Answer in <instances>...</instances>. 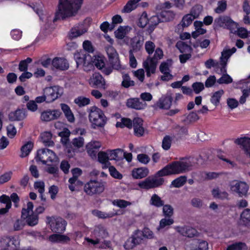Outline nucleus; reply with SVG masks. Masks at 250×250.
<instances>
[{"instance_id":"17","label":"nucleus","mask_w":250,"mask_h":250,"mask_svg":"<svg viewBox=\"0 0 250 250\" xmlns=\"http://www.w3.org/2000/svg\"><path fill=\"white\" fill-rule=\"evenodd\" d=\"M89 83L95 87L104 88L105 81L99 73H95L91 77L89 80Z\"/></svg>"},{"instance_id":"61","label":"nucleus","mask_w":250,"mask_h":250,"mask_svg":"<svg viewBox=\"0 0 250 250\" xmlns=\"http://www.w3.org/2000/svg\"><path fill=\"white\" fill-rule=\"evenodd\" d=\"M202 7L200 5H196L194 6L191 10L189 15H192L194 19L197 18L202 11Z\"/></svg>"},{"instance_id":"16","label":"nucleus","mask_w":250,"mask_h":250,"mask_svg":"<svg viewBox=\"0 0 250 250\" xmlns=\"http://www.w3.org/2000/svg\"><path fill=\"white\" fill-rule=\"evenodd\" d=\"M175 229L183 236L189 238L197 236L198 234L196 229L190 226H177L175 228Z\"/></svg>"},{"instance_id":"48","label":"nucleus","mask_w":250,"mask_h":250,"mask_svg":"<svg viewBox=\"0 0 250 250\" xmlns=\"http://www.w3.org/2000/svg\"><path fill=\"white\" fill-rule=\"evenodd\" d=\"M172 61L170 59L167 60V62H163L160 65V71L161 73H166L169 72V66L172 65Z\"/></svg>"},{"instance_id":"53","label":"nucleus","mask_w":250,"mask_h":250,"mask_svg":"<svg viewBox=\"0 0 250 250\" xmlns=\"http://www.w3.org/2000/svg\"><path fill=\"white\" fill-rule=\"evenodd\" d=\"M246 248V245L242 242L236 243L228 247L226 250H243Z\"/></svg>"},{"instance_id":"56","label":"nucleus","mask_w":250,"mask_h":250,"mask_svg":"<svg viewBox=\"0 0 250 250\" xmlns=\"http://www.w3.org/2000/svg\"><path fill=\"white\" fill-rule=\"evenodd\" d=\"M172 142V138L170 136L167 135L164 137L163 141L162 146L165 150H168L171 146Z\"/></svg>"},{"instance_id":"58","label":"nucleus","mask_w":250,"mask_h":250,"mask_svg":"<svg viewBox=\"0 0 250 250\" xmlns=\"http://www.w3.org/2000/svg\"><path fill=\"white\" fill-rule=\"evenodd\" d=\"M193 90L196 94L200 93L204 89V85L201 82H195L192 84Z\"/></svg>"},{"instance_id":"21","label":"nucleus","mask_w":250,"mask_h":250,"mask_svg":"<svg viewBox=\"0 0 250 250\" xmlns=\"http://www.w3.org/2000/svg\"><path fill=\"white\" fill-rule=\"evenodd\" d=\"M74 59L77 63V66L78 67L80 65L83 66L84 64H86L88 60H91V56L84 51H83L75 53Z\"/></svg>"},{"instance_id":"55","label":"nucleus","mask_w":250,"mask_h":250,"mask_svg":"<svg viewBox=\"0 0 250 250\" xmlns=\"http://www.w3.org/2000/svg\"><path fill=\"white\" fill-rule=\"evenodd\" d=\"M227 9V1L221 0L218 2V6L215 9L214 11L218 14L224 12Z\"/></svg>"},{"instance_id":"19","label":"nucleus","mask_w":250,"mask_h":250,"mask_svg":"<svg viewBox=\"0 0 250 250\" xmlns=\"http://www.w3.org/2000/svg\"><path fill=\"white\" fill-rule=\"evenodd\" d=\"M235 143L242 146L245 154L250 158V138L245 137L237 139Z\"/></svg>"},{"instance_id":"57","label":"nucleus","mask_w":250,"mask_h":250,"mask_svg":"<svg viewBox=\"0 0 250 250\" xmlns=\"http://www.w3.org/2000/svg\"><path fill=\"white\" fill-rule=\"evenodd\" d=\"M205 64L206 67L208 69H210L212 67L220 68L221 69L220 62H216L212 59H210L207 60L205 62Z\"/></svg>"},{"instance_id":"33","label":"nucleus","mask_w":250,"mask_h":250,"mask_svg":"<svg viewBox=\"0 0 250 250\" xmlns=\"http://www.w3.org/2000/svg\"><path fill=\"white\" fill-rule=\"evenodd\" d=\"M159 14L162 22L170 21L175 17V14L171 10H162Z\"/></svg>"},{"instance_id":"7","label":"nucleus","mask_w":250,"mask_h":250,"mask_svg":"<svg viewBox=\"0 0 250 250\" xmlns=\"http://www.w3.org/2000/svg\"><path fill=\"white\" fill-rule=\"evenodd\" d=\"M36 160L42 162L43 164H46L49 162L56 161L57 157L53 151L48 148H43L37 151Z\"/></svg>"},{"instance_id":"59","label":"nucleus","mask_w":250,"mask_h":250,"mask_svg":"<svg viewBox=\"0 0 250 250\" xmlns=\"http://www.w3.org/2000/svg\"><path fill=\"white\" fill-rule=\"evenodd\" d=\"M25 225V220H16L13 223L14 230H19L23 228Z\"/></svg>"},{"instance_id":"37","label":"nucleus","mask_w":250,"mask_h":250,"mask_svg":"<svg viewBox=\"0 0 250 250\" xmlns=\"http://www.w3.org/2000/svg\"><path fill=\"white\" fill-rule=\"evenodd\" d=\"M34 146L33 143L29 141L24 145L21 148V154L20 157L23 158L29 155Z\"/></svg>"},{"instance_id":"47","label":"nucleus","mask_w":250,"mask_h":250,"mask_svg":"<svg viewBox=\"0 0 250 250\" xmlns=\"http://www.w3.org/2000/svg\"><path fill=\"white\" fill-rule=\"evenodd\" d=\"M92 213L96 217H97L101 219H105L106 218H111L114 216V215L116 214L117 213H111L105 214L104 212L99 211L98 210H93Z\"/></svg>"},{"instance_id":"46","label":"nucleus","mask_w":250,"mask_h":250,"mask_svg":"<svg viewBox=\"0 0 250 250\" xmlns=\"http://www.w3.org/2000/svg\"><path fill=\"white\" fill-rule=\"evenodd\" d=\"M90 99L89 98L80 96L74 100V103L79 107H83L88 105L90 103Z\"/></svg>"},{"instance_id":"62","label":"nucleus","mask_w":250,"mask_h":250,"mask_svg":"<svg viewBox=\"0 0 250 250\" xmlns=\"http://www.w3.org/2000/svg\"><path fill=\"white\" fill-rule=\"evenodd\" d=\"M232 78L227 74H224L220 79L217 80V83L219 84L230 83H232Z\"/></svg>"},{"instance_id":"4","label":"nucleus","mask_w":250,"mask_h":250,"mask_svg":"<svg viewBox=\"0 0 250 250\" xmlns=\"http://www.w3.org/2000/svg\"><path fill=\"white\" fill-rule=\"evenodd\" d=\"M163 57V51L162 49L158 47L156 49L153 57H149L143 62V66L146 69L147 77H150L151 73H155L158 61L161 59Z\"/></svg>"},{"instance_id":"11","label":"nucleus","mask_w":250,"mask_h":250,"mask_svg":"<svg viewBox=\"0 0 250 250\" xmlns=\"http://www.w3.org/2000/svg\"><path fill=\"white\" fill-rule=\"evenodd\" d=\"M172 100V97L170 94H167L160 98L152 107L155 110L168 109L171 105Z\"/></svg>"},{"instance_id":"30","label":"nucleus","mask_w":250,"mask_h":250,"mask_svg":"<svg viewBox=\"0 0 250 250\" xmlns=\"http://www.w3.org/2000/svg\"><path fill=\"white\" fill-rule=\"evenodd\" d=\"M33 204L31 202H28L26 208H23L21 210L22 219H28L33 217L34 211H33Z\"/></svg>"},{"instance_id":"14","label":"nucleus","mask_w":250,"mask_h":250,"mask_svg":"<svg viewBox=\"0 0 250 250\" xmlns=\"http://www.w3.org/2000/svg\"><path fill=\"white\" fill-rule=\"evenodd\" d=\"M144 37L143 35L138 34L131 39L130 46L131 49L129 51L137 53L141 51L144 42Z\"/></svg>"},{"instance_id":"32","label":"nucleus","mask_w":250,"mask_h":250,"mask_svg":"<svg viewBox=\"0 0 250 250\" xmlns=\"http://www.w3.org/2000/svg\"><path fill=\"white\" fill-rule=\"evenodd\" d=\"M48 240L52 243H65L69 241L70 238L66 235L53 234L49 236Z\"/></svg>"},{"instance_id":"9","label":"nucleus","mask_w":250,"mask_h":250,"mask_svg":"<svg viewBox=\"0 0 250 250\" xmlns=\"http://www.w3.org/2000/svg\"><path fill=\"white\" fill-rule=\"evenodd\" d=\"M143 239L141 231L139 229L135 230L132 236L125 242L124 247L126 249L130 250L136 246L142 243Z\"/></svg>"},{"instance_id":"31","label":"nucleus","mask_w":250,"mask_h":250,"mask_svg":"<svg viewBox=\"0 0 250 250\" xmlns=\"http://www.w3.org/2000/svg\"><path fill=\"white\" fill-rule=\"evenodd\" d=\"M98 159L99 162L102 164L103 168H106L110 166L108 153L104 151H100L98 154Z\"/></svg>"},{"instance_id":"36","label":"nucleus","mask_w":250,"mask_h":250,"mask_svg":"<svg viewBox=\"0 0 250 250\" xmlns=\"http://www.w3.org/2000/svg\"><path fill=\"white\" fill-rule=\"evenodd\" d=\"M183 118L182 122L186 125H188L197 121L199 117L196 112H191L188 115H184Z\"/></svg>"},{"instance_id":"12","label":"nucleus","mask_w":250,"mask_h":250,"mask_svg":"<svg viewBox=\"0 0 250 250\" xmlns=\"http://www.w3.org/2000/svg\"><path fill=\"white\" fill-rule=\"evenodd\" d=\"M106 52L108 56L109 62L112 67L118 70L121 68L118 54L116 50L112 46L106 48Z\"/></svg>"},{"instance_id":"28","label":"nucleus","mask_w":250,"mask_h":250,"mask_svg":"<svg viewBox=\"0 0 250 250\" xmlns=\"http://www.w3.org/2000/svg\"><path fill=\"white\" fill-rule=\"evenodd\" d=\"M231 56V53L227 50H224L221 53L220 57V64L221 65V72L222 73H226V67L227 64L228 59Z\"/></svg>"},{"instance_id":"20","label":"nucleus","mask_w":250,"mask_h":250,"mask_svg":"<svg viewBox=\"0 0 250 250\" xmlns=\"http://www.w3.org/2000/svg\"><path fill=\"white\" fill-rule=\"evenodd\" d=\"M27 116L26 111L24 109H17L15 111L11 112L8 115V119L10 121H19L24 120Z\"/></svg>"},{"instance_id":"2","label":"nucleus","mask_w":250,"mask_h":250,"mask_svg":"<svg viewBox=\"0 0 250 250\" xmlns=\"http://www.w3.org/2000/svg\"><path fill=\"white\" fill-rule=\"evenodd\" d=\"M83 0H59L58 10L56 13L55 22L57 19L61 18L65 20L75 16L80 9Z\"/></svg>"},{"instance_id":"18","label":"nucleus","mask_w":250,"mask_h":250,"mask_svg":"<svg viewBox=\"0 0 250 250\" xmlns=\"http://www.w3.org/2000/svg\"><path fill=\"white\" fill-rule=\"evenodd\" d=\"M50 224L52 231L57 233H62L65 229L66 222L65 220H52L48 222Z\"/></svg>"},{"instance_id":"1","label":"nucleus","mask_w":250,"mask_h":250,"mask_svg":"<svg viewBox=\"0 0 250 250\" xmlns=\"http://www.w3.org/2000/svg\"><path fill=\"white\" fill-rule=\"evenodd\" d=\"M194 164L193 159L190 158L172 162L153 176H149L139 182L138 185L141 188L146 190L159 187L164 183V179L162 177L186 173L191 170Z\"/></svg>"},{"instance_id":"50","label":"nucleus","mask_w":250,"mask_h":250,"mask_svg":"<svg viewBox=\"0 0 250 250\" xmlns=\"http://www.w3.org/2000/svg\"><path fill=\"white\" fill-rule=\"evenodd\" d=\"M121 123L117 122L116 124L117 127H124L126 126L129 128H131L132 126L133 122L128 118H122Z\"/></svg>"},{"instance_id":"34","label":"nucleus","mask_w":250,"mask_h":250,"mask_svg":"<svg viewBox=\"0 0 250 250\" xmlns=\"http://www.w3.org/2000/svg\"><path fill=\"white\" fill-rule=\"evenodd\" d=\"M141 0H129L123 9L122 12L124 13H129L135 10L138 6V3Z\"/></svg>"},{"instance_id":"8","label":"nucleus","mask_w":250,"mask_h":250,"mask_svg":"<svg viewBox=\"0 0 250 250\" xmlns=\"http://www.w3.org/2000/svg\"><path fill=\"white\" fill-rule=\"evenodd\" d=\"M2 246H7L9 250H17L20 245V237L18 235L4 236L0 238Z\"/></svg>"},{"instance_id":"15","label":"nucleus","mask_w":250,"mask_h":250,"mask_svg":"<svg viewBox=\"0 0 250 250\" xmlns=\"http://www.w3.org/2000/svg\"><path fill=\"white\" fill-rule=\"evenodd\" d=\"M61 114L59 110H47L41 113V119L44 122H49L58 119Z\"/></svg>"},{"instance_id":"39","label":"nucleus","mask_w":250,"mask_h":250,"mask_svg":"<svg viewBox=\"0 0 250 250\" xmlns=\"http://www.w3.org/2000/svg\"><path fill=\"white\" fill-rule=\"evenodd\" d=\"M224 93V90L222 89L214 92L210 98L211 103L215 106H218L220 103L221 98Z\"/></svg>"},{"instance_id":"6","label":"nucleus","mask_w":250,"mask_h":250,"mask_svg":"<svg viewBox=\"0 0 250 250\" xmlns=\"http://www.w3.org/2000/svg\"><path fill=\"white\" fill-rule=\"evenodd\" d=\"M105 183L97 180H91L84 187V191L89 195L100 194L104 189Z\"/></svg>"},{"instance_id":"10","label":"nucleus","mask_w":250,"mask_h":250,"mask_svg":"<svg viewBox=\"0 0 250 250\" xmlns=\"http://www.w3.org/2000/svg\"><path fill=\"white\" fill-rule=\"evenodd\" d=\"M44 94L47 99V103H51L61 96L63 93L62 88L59 86L46 87L44 89Z\"/></svg>"},{"instance_id":"60","label":"nucleus","mask_w":250,"mask_h":250,"mask_svg":"<svg viewBox=\"0 0 250 250\" xmlns=\"http://www.w3.org/2000/svg\"><path fill=\"white\" fill-rule=\"evenodd\" d=\"M145 47L147 53L150 55L153 53L155 48V45L151 41H147L145 43Z\"/></svg>"},{"instance_id":"45","label":"nucleus","mask_w":250,"mask_h":250,"mask_svg":"<svg viewBox=\"0 0 250 250\" xmlns=\"http://www.w3.org/2000/svg\"><path fill=\"white\" fill-rule=\"evenodd\" d=\"M187 178L186 176H181L174 180L171 185L175 188H180L183 186L187 182Z\"/></svg>"},{"instance_id":"26","label":"nucleus","mask_w":250,"mask_h":250,"mask_svg":"<svg viewBox=\"0 0 250 250\" xmlns=\"http://www.w3.org/2000/svg\"><path fill=\"white\" fill-rule=\"evenodd\" d=\"M93 235L95 238H98L101 241H105L104 239L108 237V234L104 227L98 226L95 227L93 231Z\"/></svg>"},{"instance_id":"44","label":"nucleus","mask_w":250,"mask_h":250,"mask_svg":"<svg viewBox=\"0 0 250 250\" xmlns=\"http://www.w3.org/2000/svg\"><path fill=\"white\" fill-rule=\"evenodd\" d=\"M194 20L192 15L187 14L184 16L182 20L181 23L178 26H182L183 28L189 26Z\"/></svg>"},{"instance_id":"24","label":"nucleus","mask_w":250,"mask_h":250,"mask_svg":"<svg viewBox=\"0 0 250 250\" xmlns=\"http://www.w3.org/2000/svg\"><path fill=\"white\" fill-rule=\"evenodd\" d=\"M85 240L90 244L95 246L96 248L99 249H106L111 248V242L109 241H101L98 238L91 239L85 238Z\"/></svg>"},{"instance_id":"35","label":"nucleus","mask_w":250,"mask_h":250,"mask_svg":"<svg viewBox=\"0 0 250 250\" xmlns=\"http://www.w3.org/2000/svg\"><path fill=\"white\" fill-rule=\"evenodd\" d=\"M108 153L110 160L119 161L123 158V150L121 148L108 150Z\"/></svg>"},{"instance_id":"49","label":"nucleus","mask_w":250,"mask_h":250,"mask_svg":"<svg viewBox=\"0 0 250 250\" xmlns=\"http://www.w3.org/2000/svg\"><path fill=\"white\" fill-rule=\"evenodd\" d=\"M148 21L147 14L144 12L138 20L137 25L141 28H144L148 23Z\"/></svg>"},{"instance_id":"27","label":"nucleus","mask_w":250,"mask_h":250,"mask_svg":"<svg viewBox=\"0 0 250 250\" xmlns=\"http://www.w3.org/2000/svg\"><path fill=\"white\" fill-rule=\"evenodd\" d=\"M126 104L128 107L136 110L144 109L146 105V104L140 102L138 98H130L128 99Z\"/></svg>"},{"instance_id":"13","label":"nucleus","mask_w":250,"mask_h":250,"mask_svg":"<svg viewBox=\"0 0 250 250\" xmlns=\"http://www.w3.org/2000/svg\"><path fill=\"white\" fill-rule=\"evenodd\" d=\"M249 186L244 182L237 181L231 185V190L237 193L240 197L246 196L249 189Z\"/></svg>"},{"instance_id":"54","label":"nucleus","mask_w":250,"mask_h":250,"mask_svg":"<svg viewBox=\"0 0 250 250\" xmlns=\"http://www.w3.org/2000/svg\"><path fill=\"white\" fill-rule=\"evenodd\" d=\"M101 146V143L99 141H91L86 145L87 152H91V149L98 150Z\"/></svg>"},{"instance_id":"3","label":"nucleus","mask_w":250,"mask_h":250,"mask_svg":"<svg viewBox=\"0 0 250 250\" xmlns=\"http://www.w3.org/2000/svg\"><path fill=\"white\" fill-rule=\"evenodd\" d=\"M89 119L92 123V127L94 129L97 127H103L107 121L103 111L96 106L91 107Z\"/></svg>"},{"instance_id":"42","label":"nucleus","mask_w":250,"mask_h":250,"mask_svg":"<svg viewBox=\"0 0 250 250\" xmlns=\"http://www.w3.org/2000/svg\"><path fill=\"white\" fill-rule=\"evenodd\" d=\"M212 194L214 197L220 199H228L229 194L225 191H222L218 188H214L212 190Z\"/></svg>"},{"instance_id":"23","label":"nucleus","mask_w":250,"mask_h":250,"mask_svg":"<svg viewBox=\"0 0 250 250\" xmlns=\"http://www.w3.org/2000/svg\"><path fill=\"white\" fill-rule=\"evenodd\" d=\"M52 64L54 67L61 70H65L69 68L67 61L62 58H55L52 61Z\"/></svg>"},{"instance_id":"51","label":"nucleus","mask_w":250,"mask_h":250,"mask_svg":"<svg viewBox=\"0 0 250 250\" xmlns=\"http://www.w3.org/2000/svg\"><path fill=\"white\" fill-rule=\"evenodd\" d=\"M32 60L30 58H27L26 59L20 62L19 65V69L20 71L25 72L27 70L28 64L31 63Z\"/></svg>"},{"instance_id":"5","label":"nucleus","mask_w":250,"mask_h":250,"mask_svg":"<svg viewBox=\"0 0 250 250\" xmlns=\"http://www.w3.org/2000/svg\"><path fill=\"white\" fill-rule=\"evenodd\" d=\"M213 26L214 29L219 27L228 29L231 33L235 32V29L237 28V23L227 16H221L216 18L214 21Z\"/></svg>"},{"instance_id":"25","label":"nucleus","mask_w":250,"mask_h":250,"mask_svg":"<svg viewBox=\"0 0 250 250\" xmlns=\"http://www.w3.org/2000/svg\"><path fill=\"white\" fill-rule=\"evenodd\" d=\"M143 120L140 118H135L133 120V126L134 133L138 137L142 136L144 133V128L143 127Z\"/></svg>"},{"instance_id":"22","label":"nucleus","mask_w":250,"mask_h":250,"mask_svg":"<svg viewBox=\"0 0 250 250\" xmlns=\"http://www.w3.org/2000/svg\"><path fill=\"white\" fill-rule=\"evenodd\" d=\"M87 30L82 24H79L73 27L70 30L69 33V38L70 39L76 38L86 32Z\"/></svg>"},{"instance_id":"38","label":"nucleus","mask_w":250,"mask_h":250,"mask_svg":"<svg viewBox=\"0 0 250 250\" xmlns=\"http://www.w3.org/2000/svg\"><path fill=\"white\" fill-rule=\"evenodd\" d=\"M149 204L157 208H160L164 206V201L157 194H154L150 198Z\"/></svg>"},{"instance_id":"41","label":"nucleus","mask_w":250,"mask_h":250,"mask_svg":"<svg viewBox=\"0 0 250 250\" xmlns=\"http://www.w3.org/2000/svg\"><path fill=\"white\" fill-rule=\"evenodd\" d=\"M176 47L181 53H189L192 50L190 46L182 41L178 42L176 43Z\"/></svg>"},{"instance_id":"63","label":"nucleus","mask_w":250,"mask_h":250,"mask_svg":"<svg viewBox=\"0 0 250 250\" xmlns=\"http://www.w3.org/2000/svg\"><path fill=\"white\" fill-rule=\"evenodd\" d=\"M138 161L143 164H147L150 161V158L149 156L144 153L139 154L137 156Z\"/></svg>"},{"instance_id":"52","label":"nucleus","mask_w":250,"mask_h":250,"mask_svg":"<svg viewBox=\"0 0 250 250\" xmlns=\"http://www.w3.org/2000/svg\"><path fill=\"white\" fill-rule=\"evenodd\" d=\"M163 212L166 217L170 218L173 214V208L169 205H164L162 206Z\"/></svg>"},{"instance_id":"29","label":"nucleus","mask_w":250,"mask_h":250,"mask_svg":"<svg viewBox=\"0 0 250 250\" xmlns=\"http://www.w3.org/2000/svg\"><path fill=\"white\" fill-rule=\"evenodd\" d=\"M149 173V170L146 167L135 168L132 171V175L135 179H141L146 177Z\"/></svg>"},{"instance_id":"40","label":"nucleus","mask_w":250,"mask_h":250,"mask_svg":"<svg viewBox=\"0 0 250 250\" xmlns=\"http://www.w3.org/2000/svg\"><path fill=\"white\" fill-rule=\"evenodd\" d=\"M52 134L49 132H45L41 135L42 142L45 146H52L54 145V142L51 140Z\"/></svg>"},{"instance_id":"64","label":"nucleus","mask_w":250,"mask_h":250,"mask_svg":"<svg viewBox=\"0 0 250 250\" xmlns=\"http://www.w3.org/2000/svg\"><path fill=\"white\" fill-rule=\"evenodd\" d=\"M189 246H187L186 250H208V243L205 241H202L199 243L197 249H189Z\"/></svg>"},{"instance_id":"43","label":"nucleus","mask_w":250,"mask_h":250,"mask_svg":"<svg viewBox=\"0 0 250 250\" xmlns=\"http://www.w3.org/2000/svg\"><path fill=\"white\" fill-rule=\"evenodd\" d=\"M135 85V82L131 80L129 76L127 74L123 75V81L122 82V85L125 88H128L130 86H132Z\"/></svg>"}]
</instances>
